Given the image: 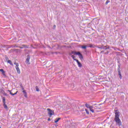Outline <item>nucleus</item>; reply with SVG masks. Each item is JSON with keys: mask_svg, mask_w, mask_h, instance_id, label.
Returning <instances> with one entry per match:
<instances>
[{"mask_svg": "<svg viewBox=\"0 0 128 128\" xmlns=\"http://www.w3.org/2000/svg\"><path fill=\"white\" fill-rule=\"evenodd\" d=\"M89 48H96V45L92 44H90L88 46Z\"/></svg>", "mask_w": 128, "mask_h": 128, "instance_id": "f8f14e48", "label": "nucleus"}, {"mask_svg": "<svg viewBox=\"0 0 128 128\" xmlns=\"http://www.w3.org/2000/svg\"><path fill=\"white\" fill-rule=\"evenodd\" d=\"M82 48H84V50H86V46H82Z\"/></svg>", "mask_w": 128, "mask_h": 128, "instance_id": "412c9836", "label": "nucleus"}, {"mask_svg": "<svg viewBox=\"0 0 128 128\" xmlns=\"http://www.w3.org/2000/svg\"><path fill=\"white\" fill-rule=\"evenodd\" d=\"M4 106L6 110H8V106H6V103L4 104Z\"/></svg>", "mask_w": 128, "mask_h": 128, "instance_id": "2eb2a0df", "label": "nucleus"}, {"mask_svg": "<svg viewBox=\"0 0 128 128\" xmlns=\"http://www.w3.org/2000/svg\"><path fill=\"white\" fill-rule=\"evenodd\" d=\"M0 72H1L2 76H6V72H4V69H0Z\"/></svg>", "mask_w": 128, "mask_h": 128, "instance_id": "6e6552de", "label": "nucleus"}, {"mask_svg": "<svg viewBox=\"0 0 128 128\" xmlns=\"http://www.w3.org/2000/svg\"><path fill=\"white\" fill-rule=\"evenodd\" d=\"M74 60L77 62V64L80 68H82V64L80 63V61H78V60L77 59H74Z\"/></svg>", "mask_w": 128, "mask_h": 128, "instance_id": "0eeeda50", "label": "nucleus"}, {"mask_svg": "<svg viewBox=\"0 0 128 128\" xmlns=\"http://www.w3.org/2000/svg\"><path fill=\"white\" fill-rule=\"evenodd\" d=\"M60 120H61L60 118H56V119L54 120V122L55 123L58 122H60Z\"/></svg>", "mask_w": 128, "mask_h": 128, "instance_id": "9d476101", "label": "nucleus"}, {"mask_svg": "<svg viewBox=\"0 0 128 128\" xmlns=\"http://www.w3.org/2000/svg\"><path fill=\"white\" fill-rule=\"evenodd\" d=\"M108 2H110V0H107L106 2V4H108Z\"/></svg>", "mask_w": 128, "mask_h": 128, "instance_id": "aec40b11", "label": "nucleus"}, {"mask_svg": "<svg viewBox=\"0 0 128 128\" xmlns=\"http://www.w3.org/2000/svg\"><path fill=\"white\" fill-rule=\"evenodd\" d=\"M114 112L115 117L114 120L116 122V124L122 126V122L120 121V112H118V110H114Z\"/></svg>", "mask_w": 128, "mask_h": 128, "instance_id": "f257e3e1", "label": "nucleus"}, {"mask_svg": "<svg viewBox=\"0 0 128 128\" xmlns=\"http://www.w3.org/2000/svg\"><path fill=\"white\" fill-rule=\"evenodd\" d=\"M8 92H9L10 93V94H11V96H16V94H18V91L16 92L14 94H12L10 90H8Z\"/></svg>", "mask_w": 128, "mask_h": 128, "instance_id": "1a4fd4ad", "label": "nucleus"}, {"mask_svg": "<svg viewBox=\"0 0 128 128\" xmlns=\"http://www.w3.org/2000/svg\"><path fill=\"white\" fill-rule=\"evenodd\" d=\"M86 108H90V110L92 112H94V110L92 109V106H90V105L88 104H85Z\"/></svg>", "mask_w": 128, "mask_h": 128, "instance_id": "39448f33", "label": "nucleus"}, {"mask_svg": "<svg viewBox=\"0 0 128 128\" xmlns=\"http://www.w3.org/2000/svg\"><path fill=\"white\" fill-rule=\"evenodd\" d=\"M71 54H76V56H78L80 60H82L84 58V56H82V54H80V52H76L72 51V52Z\"/></svg>", "mask_w": 128, "mask_h": 128, "instance_id": "f03ea898", "label": "nucleus"}, {"mask_svg": "<svg viewBox=\"0 0 128 128\" xmlns=\"http://www.w3.org/2000/svg\"><path fill=\"white\" fill-rule=\"evenodd\" d=\"M14 64L16 65V72L18 74H20V68H18V63L15 62L14 63Z\"/></svg>", "mask_w": 128, "mask_h": 128, "instance_id": "7ed1b4c3", "label": "nucleus"}, {"mask_svg": "<svg viewBox=\"0 0 128 128\" xmlns=\"http://www.w3.org/2000/svg\"><path fill=\"white\" fill-rule=\"evenodd\" d=\"M0 128H2L0 126Z\"/></svg>", "mask_w": 128, "mask_h": 128, "instance_id": "bb28decb", "label": "nucleus"}, {"mask_svg": "<svg viewBox=\"0 0 128 128\" xmlns=\"http://www.w3.org/2000/svg\"><path fill=\"white\" fill-rule=\"evenodd\" d=\"M118 74L120 80H122V74L120 73V71L118 70Z\"/></svg>", "mask_w": 128, "mask_h": 128, "instance_id": "9b49d317", "label": "nucleus"}, {"mask_svg": "<svg viewBox=\"0 0 128 128\" xmlns=\"http://www.w3.org/2000/svg\"><path fill=\"white\" fill-rule=\"evenodd\" d=\"M24 96L25 98H28V93H25V94H24Z\"/></svg>", "mask_w": 128, "mask_h": 128, "instance_id": "6ab92c4d", "label": "nucleus"}, {"mask_svg": "<svg viewBox=\"0 0 128 128\" xmlns=\"http://www.w3.org/2000/svg\"><path fill=\"white\" fill-rule=\"evenodd\" d=\"M8 64H10V66H14V64H12V60H8Z\"/></svg>", "mask_w": 128, "mask_h": 128, "instance_id": "ddd939ff", "label": "nucleus"}, {"mask_svg": "<svg viewBox=\"0 0 128 128\" xmlns=\"http://www.w3.org/2000/svg\"><path fill=\"white\" fill-rule=\"evenodd\" d=\"M85 110L88 114H90V112L88 110V109H86Z\"/></svg>", "mask_w": 128, "mask_h": 128, "instance_id": "a211bd4d", "label": "nucleus"}, {"mask_svg": "<svg viewBox=\"0 0 128 128\" xmlns=\"http://www.w3.org/2000/svg\"><path fill=\"white\" fill-rule=\"evenodd\" d=\"M21 88H22V90H24V86H21Z\"/></svg>", "mask_w": 128, "mask_h": 128, "instance_id": "4be33fe9", "label": "nucleus"}, {"mask_svg": "<svg viewBox=\"0 0 128 128\" xmlns=\"http://www.w3.org/2000/svg\"><path fill=\"white\" fill-rule=\"evenodd\" d=\"M30 55L27 56L26 62L27 64H30Z\"/></svg>", "mask_w": 128, "mask_h": 128, "instance_id": "423d86ee", "label": "nucleus"}, {"mask_svg": "<svg viewBox=\"0 0 128 128\" xmlns=\"http://www.w3.org/2000/svg\"><path fill=\"white\" fill-rule=\"evenodd\" d=\"M72 58H73L74 60H76V58H75L76 56H74V55L71 56Z\"/></svg>", "mask_w": 128, "mask_h": 128, "instance_id": "dca6fc26", "label": "nucleus"}, {"mask_svg": "<svg viewBox=\"0 0 128 128\" xmlns=\"http://www.w3.org/2000/svg\"><path fill=\"white\" fill-rule=\"evenodd\" d=\"M47 110L48 111V114L49 116H54V110H52L50 108H48Z\"/></svg>", "mask_w": 128, "mask_h": 128, "instance_id": "20e7f679", "label": "nucleus"}, {"mask_svg": "<svg viewBox=\"0 0 128 128\" xmlns=\"http://www.w3.org/2000/svg\"><path fill=\"white\" fill-rule=\"evenodd\" d=\"M107 54H108V52H107Z\"/></svg>", "mask_w": 128, "mask_h": 128, "instance_id": "a878e982", "label": "nucleus"}, {"mask_svg": "<svg viewBox=\"0 0 128 128\" xmlns=\"http://www.w3.org/2000/svg\"><path fill=\"white\" fill-rule=\"evenodd\" d=\"M36 92H40V90H38V86H36Z\"/></svg>", "mask_w": 128, "mask_h": 128, "instance_id": "f3484780", "label": "nucleus"}, {"mask_svg": "<svg viewBox=\"0 0 128 128\" xmlns=\"http://www.w3.org/2000/svg\"><path fill=\"white\" fill-rule=\"evenodd\" d=\"M22 92L24 94H26V90H22Z\"/></svg>", "mask_w": 128, "mask_h": 128, "instance_id": "5701e85b", "label": "nucleus"}, {"mask_svg": "<svg viewBox=\"0 0 128 128\" xmlns=\"http://www.w3.org/2000/svg\"><path fill=\"white\" fill-rule=\"evenodd\" d=\"M50 118H48V121L50 122Z\"/></svg>", "mask_w": 128, "mask_h": 128, "instance_id": "393cba45", "label": "nucleus"}, {"mask_svg": "<svg viewBox=\"0 0 128 128\" xmlns=\"http://www.w3.org/2000/svg\"><path fill=\"white\" fill-rule=\"evenodd\" d=\"M2 102H3V104H6V98L4 97L2 98Z\"/></svg>", "mask_w": 128, "mask_h": 128, "instance_id": "4468645a", "label": "nucleus"}, {"mask_svg": "<svg viewBox=\"0 0 128 128\" xmlns=\"http://www.w3.org/2000/svg\"><path fill=\"white\" fill-rule=\"evenodd\" d=\"M22 46H24V48H28V46H26V45H22Z\"/></svg>", "mask_w": 128, "mask_h": 128, "instance_id": "b1692460", "label": "nucleus"}]
</instances>
